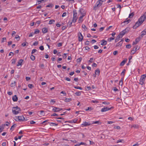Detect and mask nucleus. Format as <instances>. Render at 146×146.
I'll return each instance as SVG.
<instances>
[{"mask_svg": "<svg viewBox=\"0 0 146 146\" xmlns=\"http://www.w3.org/2000/svg\"><path fill=\"white\" fill-rule=\"evenodd\" d=\"M114 39V37H110V38H108V41L109 42H111L112 40H113Z\"/></svg>", "mask_w": 146, "mask_h": 146, "instance_id": "obj_36", "label": "nucleus"}, {"mask_svg": "<svg viewBox=\"0 0 146 146\" xmlns=\"http://www.w3.org/2000/svg\"><path fill=\"white\" fill-rule=\"evenodd\" d=\"M146 34V29H145L142 31L141 33V34L140 35V36L139 37H140V39H141L143 37V36L145 35Z\"/></svg>", "mask_w": 146, "mask_h": 146, "instance_id": "obj_11", "label": "nucleus"}, {"mask_svg": "<svg viewBox=\"0 0 146 146\" xmlns=\"http://www.w3.org/2000/svg\"><path fill=\"white\" fill-rule=\"evenodd\" d=\"M21 111V109L17 106L13 107L12 108V112L13 114L16 115Z\"/></svg>", "mask_w": 146, "mask_h": 146, "instance_id": "obj_3", "label": "nucleus"}, {"mask_svg": "<svg viewBox=\"0 0 146 146\" xmlns=\"http://www.w3.org/2000/svg\"><path fill=\"white\" fill-rule=\"evenodd\" d=\"M101 44L102 45H105L106 44L107 42L104 39L102 40L101 41Z\"/></svg>", "mask_w": 146, "mask_h": 146, "instance_id": "obj_16", "label": "nucleus"}, {"mask_svg": "<svg viewBox=\"0 0 146 146\" xmlns=\"http://www.w3.org/2000/svg\"><path fill=\"white\" fill-rule=\"evenodd\" d=\"M50 125H52V126H57L58 125L57 124H56L54 123H50Z\"/></svg>", "mask_w": 146, "mask_h": 146, "instance_id": "obj_51", "label": "nucleus"}, {"mask_svg": "<svg viewBox=\"0 0 146 146\" xmlns=\"http://www.w3.org/2000/svg\"><path fill=\"white\" fill-rule=\"evenodd\" d=\"M38 44V42H35L33 44V45L34 46H36Z\"/></svg>", "mask_w": 146, "mask_h": 146, "instance_id": "obj_56", "label": "nucleus"}, {"mask_svg": "<svg viewBox=\"0 0 146 146\" xmlns=\"http://www.w3.org/2000/svg\"><path fill=\"white\" fill-rule=\"evenodd\" d=\"M72 100V99L71 98H66L65 100V101L68 102L71 101Z\"/></svg>", "mask_w": 146, "mask_h": 146, "instance_id": "obj_35", "label": "nucleus"}, {"mask_svg": "<svg viewBox=\"0 0 146 146\" xmlns=\"http://www.w3.org/2000/svg\"><path fill=\"white\" fill-rule=\"evenodd\" d=\"M104 27H102L100 28V29H99V30L100 31H102L104 29Z\"/></svg>", "mask_w": 146, "mask_h": 146, "instance_id": "obj_60", "label": "nucleus"}, {"mask_svg": "<svg viewBox=\"0 0 146 146\" xmlns=\"http://www.w3.org/2000/svg\"><path fill=\"white\" fill-rule=\"evenodd\" d=\"M106 0H99L96 3V5L94 7L93 10L96 11L97 9L96 8L99 7L102 4V2L105 1Z\"/></svg>", "mask_w": 146, "mask_h": 146, "instance_id": "obj_2", "label": "nucleus"}, {"mask_svg": "<svg viewBox=\"0 0 146 146\" xmlns=\"http://www.w3.org/2000/svg\"><path fill=\"white\" fill-rule=\"evenodd\" d=\"M139 125L137 124H134L131 125V127H133L134 128L138 129L139 128Z\"/></svg>", "mask_w": 146, "mask_h": 146, "instance_id": "obj_19", "label": "nucleus"}, {"mask_svg": "<svg viewBox=\"0 0 146 146\" xmlns=\"http://www.w3.org/2000/svg\"><path fill=\"white\" fill-rule=\"evenodd\" d=\"M82 60V58H78L77 59V62H80Z\"/></svg>", "mask_w": 146, "mask_h": 146, "instance_id": "obj_44", "label": "nucleus"}, {"mask_svg": "<svg viewBox=\"0 0 146 146\" xmlns=\"http://www.w3.org/2000/svg\"><path fill=\"white\" fill-rule=\"evenodd\" d=\"M34 34V33H30V34H29V37L32 36H33V35Z\"/></svg>", "mask_w": 146, "mask_h": 146, "instance_id": "obj_57", "label": "nucleus"}, {"mask_svg": "<svg viewBox=\"0 0 146 146\" xmlns=\"http://www.w3.org/2000/svg\"><path fill=\"white\" fill-rule=\"evenodd\" d=\"M138 47V46L137 45L135 47H134L133 49L131 51L130 54H134L139 49V48L137 49Z\"/></svg>", "mask_w": 146, "mask_h": 146, "instance_id": "obj_7", "label": "nucleus"}, {"mask_svg": "<svg viewBox=\"0 0 146 146\" xmlns=\"http://www.w3.org/2000/svg\"><path fill=\"white\" fill-rule=\"evenodd\" d=\"M55 21L54 20L52 19L50 20L49 22V24H51L53 23V22H55Z\"/></svg>", "mask_w": 146, "mask_h": 146, "instance_id": "obj_33", "label": "nucleus"}, {"mask_svg": "<svg viewBox=\"0 0 146 146\" xmlns=\"http://www.w3.org/2000/svg\"><path fill=\"white\" fill-rule=\"evenodd\" d=\"M65 80L67 81H70V79L68 77L66 78H65Z\"/></svg>", "mask_w": 146, "mask_h": 146, "instance_id": "obj_63", "label": "nucleus"}, {"mask_svg": "<svg viewBox=\"0 0 146 146\" xmlns=\"http://www.w3.org/2000/svg\"><path fill=\"white\" fill-rule=\"evenodd\" d=\"M91 125V124L89 122H84L82 124V125H83L84 126H86Z\"/></svg>", "mask_w": 146, "mask_h": 146, "instance_id": "obj_14", "label": "nucleus"}, {"mask_svg": "<svg viewBox=\"0 0 146 146\" xmlns=\"http://www.w3.org/2000/svg\"><path fill=\"white\" fill-rule=\"evenodd\" d=\"M38 112H40V115H44V111L43 110H41Z\"/></svg>", "mask_w": 146, "mask_h": 146, "instance_id": "obj_24", "label": "nucleus"}, {"mask_svg": "<svg viewBox=\"0 0 146 146\" xmlns=\"http://www.w3.org/2000/svg\"><path fill=\"white\" fill-rule=\"evenodd\" d=\"M12 100L14 102H17L18 99L16 95H15L12 97Z\"/></svg>", "mask_w": 146, "mask_h": 146, "instance_id": "obj_15", "label": "nucleus"}, {"mask_svg": "<svg viewBox=\"0 0 146 146\" xmlns=\"http://www.w3.org/2000/svg\"><path fill=\"white\" fill-rule=\"evenodd\" d=\"M18 120L19 121H27L25 119V118L24 117V116L23 115L20 116H18L17 117V118Z\"/></svg>", "mask_w": 146, "mask_h": 146, "instance_id": "obj_8", "label": "nucleus"}, {"mask_svg": "<svg viewBox=\"0 0 146 146\" xmlns=\"http://www.w3.org/2000/svg\"><path fill=\"white\" fill-rule=\"evenodd\" d=\"M28 87L31 89L33 88L34 87V86L32 84H29L28 85Z\"/></svg>", "mask_w": 146, "mask_h": 146, "instance_id": "obj_34", "label": "nucleus"}, {"mask_svg": "<svg viewBox=\"0 0 146 146\" xmlns=\"http://www.w3.org/2000/svg\"><path fill=\"white\" fill-rule=\"evenodd\" d=\"M62 42L59 43L58 44V46L59 47L62 45Z\"/></svg>", "mask_w": 146, "mask_h": 146, "instance_id": "obj_59", "label": "nucleus"}, {"mask_svg": "<svg viewBox=\"0 0 146 146\" xmlns=\"http://www.w3.org/2000/svg\"><path fill=\"white\" fill-rule=\"evenodd\" d=\"M100 73V70L99 69H97L95 70V74L97 75H99Z\"/></svg>", "mask_w": 146, "mask_h": 146, "instance_id": "obj_22", "label": "nucleus"}, {"mask_svg": "<svg viewBox=\"0 0 146 146\" xmlns=\"http://www.w3.org/2000/svg\"><path fill=\"white\" fill-rule=\"evenodd\" d=\"M75 94L77 96H80L81 95V92H76Z\"/></svg>", "mask_w": 146, "mask_h": 146, "instance_id": "obj_41", "label": "nucleus"}, {"mask_svg": "<svg viewBox=\"0 0 146 146\" xmlns=\"http://www.w3.org/2000/svg\"><path fill=\"white\" fill-rule=\"evenodd\" d=\"M94 48L95 49H98L99 48V47L98 46H96V45H95L94 46Z\"/></svg>", "mask_w": 146, "mask_h": 146, "instance_id": "obj_64", "label": "nucleus"}, {"mask_svg": "<svg viewBox=\"0 0 146 146\" xmlns=\"http://www.w3.org/2000/svg\"><path fill=\"white\" fill-rule=\"evenodd\" d=\"M39 48L41 50H44V48L43 46H40Z\"/></svg>", "mask_w": 146, "mask_h": 146, "instance_id": "obj_52", "label": "nucleus"}, {"mask_svg": "<svg viewBox=\"0 0 146 146\" xmlns=\"http://www.w3.org/2000/svg\"><path fill=\"white\" fill-rule=\"evenodd\" d=\"M82 28L84 29V31H85L87 30V28L86 27L85 25H82Z\"/></svg>", "mask_w": 146, "mask_h": 146, "instance_id": "obj_26", "label": "nucleus"}, {"mask_svg": "<svg viewBox=\"0 0 146 146\" xmlns=\"http://www.w3.org/2000/svg\"><path fill=\"white\" fill-rule=\"evenodd\" d=\"M30 58L32 60H35V57L34 55H32L30 56Z\"/></svg>", "mask_w": 146, "mask_h": 146, "instance_id": "obj_29", "label": "nucleus"}, {"mask_svg": "<svg viewBox=\"0 0 146 146\" xmlns=\"http://www.w3.org/2000/svg\"><path fill=\"white\" fill-rule=\"evenodd\" d=\"M125 69H124L123 71H122V72H121V75L123 78L124 76L125 73Z\"/></svg>", "mask_w": 146, "mask_h": 146, "instance_id": "obj_25", "label": "nucleus"}, {"mask_svg": "<svg viewBox=\"0 0 146 146\" xmlns=\"http://www.w3.org/2000/svg\"><path fill=\"white\" fill-rule=\"evenodd\" d=\"M131 47V46L130 44L127 45L126 47L127 48H129Z\"/></svg>", "mask_w": 146, "mask_h": 146, "instance_id": "obj_43", "label": "nucleus"}, {"mask_svg": "<svg viewBox=\"0 0 146 146\" xmlns=\"http://www.w3.org/2000/svg\"><path fill=\"white\" fill-rule=\"evenodd\" d=\"M118 52L117 51H114L113 52V54L114 55H115L117 54Z\"/></svg>", "mask_w": 146, "mask_h": 146, "instance_id": "obj_47", "label": "nucleus"}, {"mask_svg": "<svg viewBox=\"0 0 146 146\" xmlns=\"http://www.w3.org/2000/svg\"><path fill=\"white\" fill-rule=\"evenodd\" d=\"M23 61V60L22 59L20 60L18 62V64L17 65V66H18L19 65H21Z\"/></svg>", "mask_w": 146, "mask_h": 146, "instance_id": "obj_20", "label": "nucleus"}, {"mask_svg": "<svg viewBox=\"0 0 146 146\" xmlns=\"http://www.w3.org/2000/svg\"><path fill=\"white\" fill-rule=\"evenodd\" d=\"M127 60V59H125L124 60L122 61L120 64V66H123L125 64Z\"/></svg>", "mask_w": 146, "mask_h": 146, "instance_id": "obj_18", "label": "nucleus"}, {"mask_svg": "<svg viewBox=\"0 0 146 146\" xmlns=\"http://www.w3.org/2000/svg\"><path fill=\"white\" fill-rule=\"evenodd\" d=\"M4 129V127L3 125L0 126V133Z\"/></svg>", "mask_w": 146, "mask_h": 146, "instance_id": "obj_27", "label": "nucleus"}, {"mask_svg": "<svg viewBox=\"0 0 146 146\" xmlns=\"http://www.w3.org/2000/svg\"><path fill=\"white\" fill-rule=\"evenodd\" d=\"M20 36L18 35H16V36H15V38L17 39H18V40H19L20 39Z\"/></svg>", "mask_w": 146, "mask_h": 146, "instance_id": "obj_45", "label": "nucleus"}, {"mask_svg": "<svg viewBox=\"0 0 146 146\" xmlns=\"http://www.w3.org/2000/svg\"><path fill=\"white\" fill-rule=\"evenodd\" d=\"M16 60H17L16 59H12L11 60V61H12L11 63L13 64H15V63Z\"/></svg>", "mask_w": 146, "mask_h": 146, "instance_id": "obj_32", "label": "nucleus"}, {"mask_svg": "<svg viewBox=\"0 0 146 146\" xmlns=\"http://www.w3.org/2000/svg\"><path fill=\"white\" fill-rule=\"evenodd\" d=\"M146 19V13H144L138 19V21L135 23L133 27V29H136Z\"/></svg>", "mask_w": 146, "mask_h": 146, "instance_id": "obj_1", "label": "nucleus"}, {"mask_svg": "<svg viewBox=\"0 0 146 146\" xmlns=\"http://www.w3.org/2000/svg\"><path fill=\"white\" fill-rule=\"evenodd\" d=\"M42 31L43 34H45L48 32V29L47 28L44 27L42 28Z\"/></svg>", "mask_w": 146, "mask_h": 146, "instance_id": "obj_17", "label": "nucleus"}, {"mask_svg": "<svg viewBox=\"0 0 146 146\" xmlns=\"http://www.w3.org/2000/svg\"><path fill=\"white\" fill-rule=\"evenodd\" d=\"M12 41H10L8 42V45L9 46L10 45H11L12 44Z\"/></svg>", "mask_w": 146, "mask_h": 146, "instance_id": "obj_62", "label": "nucleus"}, {"mask_svg": "<svg viewBox=\"0 0 146 146\" xmlns=\"http://www.w3.org/2000/svg\"><path fill=\"white\" fill-rule=\"evenodd\" d=\"M141 39L140 38V37H138L135 40V42H133L132 44L133 45H134L136 44Z\"/></svg>", "mask_w": 146, "mask_h": 146, "instance_id": "obj_13", "label": "nucleus"}, {"mask_svg": "<svg viewBox=\"0 0 146 146\" xmlns=\"http://www.w3.org/2000/svg\"><path fill=\"white\" fill-rule=\"evenodd\" d=\"M131 21V20L128 19L126 21H124L122 23H126V24H127Z\"/></svg>", "mask_w": 146, "mask_h": 146, "instance_id": "obj_37", "label": "nucleus"}, {"mask_svg": "<svg viewBox=\"0 0 146 146\" xmlns=\"http://www.w3.org/2000/svg\"><path fill=\"white\" fill-rule=\"evenodd\" d=\"M146 77V75L145 74H143L141 76L140 79L139 84H140L143 85L144 84Z\"/></svg>", "mask_w": 146, "mask_h": 146, "instance_id": "obj_4", "label": "nucleus"}, {"mask_svg": "<svg viewBox=\"0 0 146 146\" xmlns=\"http://www.w3.org/2000/svg\"><path fill=\"white\" fill-rule=\"evenodd\" d=\"M122 37L121 34L117 36L116 39H115V42H117L120 39V38H122Z\"/></svg>", "mask_w": 146, "mask_h": 146, "instance_id": "obj_10", "label": "nucleus"}, {"mask_svg": "<svg viewBox=\"0 0 146 146\" xmlns=\"http://www.w3.org/2000/svg\"><path fill=\"white\" fill-rule=\"evenodd\" d=\"M53 6H54V5L52 4L51 3V4H49L47 5L46 6V7H49L52 8Z\"/></svg>", "mask_w": 146, "mask_h": 146, "instance_id": "obj_31", "label": "nucleus"}, {"mask_svg": "<svg viewBox=\"0 0 146 146\" xmlns=\"http://www.w3.org/2000/svg\"><path fill=\"white\" fill-rule=\"evenodd\" d=\"M78 41L79 42H81L82 41L83 36L81 33L79 32L78 34Z\"/></svg>", "mask_w": 146, "mask_h": 146, "instance_id": "obj_6", "label": "nucleus"}, {"mask_svg": "<svg viewBox=\"0 0 146 146\" xmlns=\"http://www.w3.org/2000/svg\"><path fill=\"white\" fill-rule=\"evenodd\" d=\"M37 50L36 49H34L32 50L31 52V54H33L35 52H36L37 51Z\"/></svg>", "mask_w": 146, "mask_h": 146, "instance_id": "obj_40", "label": "nucleus"}, {"mask_svg": "<svg viewBox=\"0 0 146 146\" xmlns=\"http://www.w3.org/2000/svg\"><path fill=\"white\" fill-rule=\"evenodd\" d=\"M40 67L42 69H44V65L43 64H42L40 66Z\"/></svg>", "mask_w": 146, "mask_h": 146, "instance_id": "obj_46", "label": "nucleus"}, {"mask_svg": "<svg viewBox=\"0 0 146 146\" xmlns=\"http://www.w3.org/2000/svg\"><path fill=\"white\" fill-rule=\"evenodd\" d=\"M64 56H63V58H66L67 56V54H64Z\"/></svg>", "mask_w": 146, "mask_h": 146, "instance_id": "obj_54", "label": "nucleus"}, {"mask_svg": "<svg viewBox=\"0 0 146 146\" xmlns=\"http://www.w3.org/2000/svg\"><path fill=\"white\" fill-rule=\"evenodd\" d=\"M73 18L72 20V22L75 23L78 17H77V13L76 11H73Z\"/></svg>", "mask_w": 146, "mask_h": 146, "instance_id": "obj_5", "label": "nucleus"}, {"mask_svg": "<svg viewBox=\"0 0 146 146\" xmlns=\"http://www.w3.org/2000/svg\"><path fill=\"white\" fill-rule=\"evenodd\" d=\"M129 28H126L123 31L125 33V34L127 32V31H128L129 30Z\"/></svg>", "mask_w": 146, "mask_h": 146, "instance_id": "obj_42", "label": "nucleus"}, {"mask_svg": "<svg viewBox=\"0 0 146 146\" xmlns=\"http://www.w3.org/2000/svg\"><path fill=\"white\" fill-rule=\"evenodd\" d=\"M111 108H108L107 107H104L102 109L101 111L102 112H104L107 111H108L109 110H110L111 109Z\"/></svg>", "mask_w": 146, "mask_h": 146, "instance_id": "obj_12", "label": "nucleus"}, {"mask_svg": "<svg viewBox=\"0 0 146 146\" xmlns=\"http://www.w3.org/2000/svg\"><path fill=\"white\" fill-rule=\"evenodd\" d=\"M77 120L74 119L72 121H71L70 122L76 123L77 122Z\"/></svg>", "mask_w": 146, "mask_h": 146, "instance_id": "obj_61", "label": "nucleus"}, {"mask_svg": "<svg viewBox=\"0 0 146 146\" xmlns=\"http://www.w3.org/2000/svg\"><path fill=\"white\" fill-rule=\"evenodd\" d=\"M122 42H121L119 41V42L116 44L115 46L116 47H117V46H122Z\"/></svg>", "mask_w": 146, "mask_h": 146, "instance_id": "obj_21", "label": "nucleus"}, {"mask_svg": "<svg viewBox=\"0 0 146 146\" xmlns=\"http://www.w3.org/2000/svg\"><path fill=\"white\" fill-rule=\"evenodd\" d=\"M114 128L117 129H120V127L119 126H115L114 127Z\"/></svg>", "mask_w": 146, "mask_h": 146, "instance_id": "obj_49", "label": "nucleus"}, {"mask_svg": "<svg viewBox=\"0 0 146 146\" xmlns=\"http://www.w3.org/2000/svg\"><path fill=\"white\" fill-rule=\"evenodd\" d=\"M16 125V124H14V125H13L11 127V129H10L12 130H13V128H14V127H15V125Z\"/></svg>", "mask_w": 146, "mask_h": 146, "instance_id": "obj_55", "label": "nucleus"}, {"mask_svg": "<svg viewBox=\"0 0 146 146\" xmlns=\"http://www.w3.org/2000/svg\"><path fill=\"white\" fill-rule=\"evenodd\" d=\"M55 102V101L53 100H51L50 101V103H52V104H54Z\"/></svg>", "mask_w": 146, "mask_h": 146, "instance_id": "obj_58", "label": "nucleus"}, {"mask_svg": "<svg viewBox=\"0 0 146 146\" xmlns=\"http://www.w3.org/2000/svg\"><path fill=\"white\" fill-rule=\"evenodd\" d=\"M39 31L38 29H36L34 33V34H37L39 33Z\"/></svg>", "mask_w": 146, "mask_h": 146, "instance_id": "obj_39", "label": "nucleus"}, {"mask_svg": "<svg viewBox=\"0 0 146 146\" xmlns=\"http://www.w3.org/2000/svg\"><path fill=\"white\" fill-rule=\"evenodd\" d=\"M62 108H60L56 107H54L52 110L54 112H57L62 110Z\"/></svg>", "mask_w": 146, "mask_h": 146, "instance_id": "obj_9", "label": "nucleus"}, {"mask_svg": "<svg viewBox=\"0 0 146 146\" xmlns=\"http://www.w3.org/2000/svg\"><path fill=\"white\" fill-rule=\"evenodd\" d=\"M119 34H121L122 37L125 34V33H124L123 31L121 32Z\"/></svg>", "mask_w": 146, "mask_h": 146, "instance_id": "obj_53", "label": "nucleus"}, {"mask_svg": "<svg viewBox=\"0 0 146 146\" xmlns=\"http://www.w3.org/2000/svg\"><path fill=\"white\" fill-rule=\"evenodd\" d=\"M92 123L93 124H101V123L99 121H93Z\"/></svg>", "mask_w": 146, "mask_h": 146, "instance_id": "obj_28", "label": "nucleus"}, {"mask_svg": "<svg viewBox=\"0 0 146 146\" xmlns=\"http://www.w3.org/2000/svg\"><path fill=\"white\" fill-rule=\"evenodd\" d=\"M74 88H75L76 89H79L81 90H82V87L79 86H75L74 87Z\"/></svg>", "mask_w": 146, "mask_h": 146, "instance_id": "obj_38", "label": "nucleus"}, {"mask_svg": "<svg viewBox=\"0 0 146 146\" xmlns=\"http://www.w3.org/2000/svg\"><path fill=\"white\" fill-rule=\"evenodd\" d=\"M85 15L84 14L82 16H80L79 18V19L78 20V22L80 23V22H82V21L81 20V19L83 18V17Z\"/></svg>", "mask_w": 146, "mask_h": 146, "instance_id": "obj_23", "label": "nucleus"}, {"mask_svg": "<svg viewBox=\"0 0 146 146\" xmlns=\"http://www.w3.org/2000/svg\"><path fill=\"white\" fill-rule=\"evenodd\" d=\"M16 82L14 81L13 83H12L11 84V86L12 87H13L15 86Z\"/></svg>", "mask_w": 146, "mask_h": 146, "instance_id": "obj_30", "label": "nucleus"}, {"mask_svg": "<svg viewBox=\"0 0 146 146\" xmlns=\"http://www.w3.org/2000/svg\"><path fill=\"white\" fill-rule=\"evenodd\" d=\"M133 15L134 14H133V13H132L131 14H130L129 15V18H131L133 17Z\"/></svg>", "mask_w": 146, "mask_h": 146, "instance_id": "obj_48", "label": "nucleus"}, {"mask_svg": "<svg viewBox=\"0 0 146 146\" xmlns=\"http://www.w3.org/2000/svg\"><path fill=\"white\" fill-rule=\"evenodd\" d=\"M123 79H122L119 81V84L121 86H122L123 84Z\"/></svg>", "mask_w": 146, "mask_h": 146, "instance_id": "obj_50", "label": "nucleus"}]
</instances>
